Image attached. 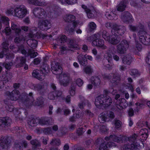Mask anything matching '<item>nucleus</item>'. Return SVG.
I'll return each instance as SVG.
<instances>
[{"mask_svg":"<svg viewBox=\"0 0 150 150\" xmlns=\"http://www.w3.org/2000/svg\"><path fill=\"white\" fill-rule=\"evenodd\" d=\"M148 132L147 129H142L138 134H134L129 137L121 135L117 137L115 135H111L109 137H105V139L107 141H113L117 142L124 140L127 144L121 147V150H135L139 145L138 141L140 140L143 142L146 140L148 137Z\"/></svg>","mask_w":150,"mask_h":150,"instance_id":"nucleus-1","label":"nucleus"},{"mask_svg":"<svg viewBox=\"0 0 150 150\" xmlns=\"http://www.w3.org/2000/svg\"><path fill=\"white\" fill-rule=\"evenodd\" d=\"M138 30H140L138 32V35L140 41L143 44L148 45L150 44V36L146 33L145 30V26L143 22L139 23L137 25Z\"/></svg>","mask_w":150,"mask_h":150,"instance_id":"nucleus-2","label":"nucleus"},{"mask_svg":"<svg viewBox=\"0 0 150 150\" xmlns=\"http://www.w3.org/2000/svg\"><path fill=\"white\" fill-rule=\"evenodd\" d=\"M112 102L111 99L107 95L103 94L97 97L95 104L97 107L100 108L102 106L105 107L110 106Z\"/></svg>","mask_w":150,"mask_h":150,"instance_id":"nucleus-3","label":"nucleus"},{"mask_svg":"<svg viewBox=\"0 0 150 150\" xmlns=\"http://www.w3.org/2000/svg\"><path fill=\"white\" fill-rule=\"evenodd\" d=\"M27 99L24 102V103L29 107L32 105L40 106L42 105L44 102V99L42 97H40L37 99L36 102L34 103V99L33 96V93H30L27 96Z\"/></svg>","mask_w":150,"mask_h":150,"instance_id":"nucleus-4","label":"nucleus"},{"mask_svg":"<svg viewBox=\"0 0 150 150\" xmlns=\"http://www.w3.org/2000/svg\"><path fill=\"white\" fill-rule=\"evenodd\" d=\"M33 12L35 17L39 18H44L47 17L50 18L53 17L52 12H49L47 13L44 9L40 8H35L33 11Z\"/></svg>","mask_w":150,"mask_h":150,"instance_id":"nucleus-5","label":"nucleus"},{"mask_svg":"<svg viewBox=\"0 0 150 150\" xmlns=\"http://www.w3.org/2000/svg\"><path fill=\"white\" fill-rule=\"evenodd\" d=\"M28 13L26 7L24 5H20L14 9V16L19 18H23Z\"/></svg>","mask_w":150,"mask_h":150,"instance_id":"nucleus-6","label":"nucleus"},{"mask_svg":"<svg viewBox=\"0 0 150 150\" xmlns=\"http://www.w3.org/2000/svg\"><path fill=\"white\" fill-rule=\"evenodd\" d=\"M114 36L110 35L105 30L103 31V37L105 40L107 41L110 43L115 45L118 44L120 40V38L115 36Z\"/></svg>","mask_w":150,"mask_h":150,"instance_id":"nucleus-7","label":"nucleus"},{"mask_svg":"<svg viewBox=\"0 0 150 150\" xmlns=\"http://www.w3.org/2000/svg\"><path fill=\"white\" fill-rule=\"evenodd\" d=\"M41 68L40 70H34L32 73L33 76L40 80L44 79V76L49 71L48 67L46 66L45 68L43 67Z\"/></svg>","mask_w":150,"mask_h":150,"instance_id":"nucleus-8","label":"nucleus"},{"mask_svg":"<svg viewBox=\"0 0 150 150\" xmlns=\"http://www.w3.org/2000/svg\"><path fill=\"white\" fill-rule=\"evenodd\" d=\"M21 52V53L25 55L26 57L30 56V58H34L36 57L38 53L37 52H35L34 50L29 49L28 52H27L24 49L23 45H21L18 47V50L17 51H15L14 52Z\"/></svg>","mask_w":150,"mask_h":150,"instance_id":"nucleus-9","label":"nucleus"},{"mask_svg":"<svg viewBox=\"0 0 150 150\" xmlns=\"http://www.w3.org/2000/svg\"><path fill=\"white\" fill-rule=\"evenodd\" d=\"M115 117L114 113L112 111H105L101 113L98 117V120L100 123H103L105 121H108Z\"/></svg>","mask_w":150,"mask_h":150,"instance_id":"nucleus-10","label":"nucleus"},{"mask_svg":"<svg viewBox=\"0 0 150 150\" xmlns=\"http://www.w3.org/2000/svg\"><path fill=\"white\" fill-rule=\"evenodd\" d=\"M103 140L102 138H99L97 139L96 141L97 144H100L103 142ZM116 145L114 143L109 142L108 143L106 142L102 143L100 146L99 149L100 150H109L108 148L112 146H115Z\"/></svg>","mask_w":150,"mask_h":150,"instance_id":"nucleus-11","label":"nucleus"},{"mask_svg":"<svg viewBox=\"0 0 150 150\" xmlns=\"http://www.w3.org/2000/svg\"><path fill=\"white\" fill-rule=\"evenodd\" d=\"M57 76L59 79V83L61 85L66 86L68 85L70 79L69 74L62 73Z\"/></svg>","mask_w":150,"mask_h":150,"instance_id":"nucleus-12","label":"nucleus"},{"mask_svg":"<svg viewBox=\"0 0 150 150\" xmlns=\"http://www.w3.org/2000/svg\"><path fill=\"white\" fill-rule=\"evenodd\" d=\"M127 106V101L124 98H121L116 101L115 106L112 109L113 110L118 111L123 108H126Z\"/></svg>","mask_w":150,"mask_h":150,"instance_id":"nucleus-13","label":"nucleus"},{"mask_svg":"<svg viewBox=\"0 0 150 150\" xmlns=\"http://www.w3.org/2000/svg\"><path fill=\"white\" fill-rule=\"evenodd\" d=\"M129 47V44L126 40L122 41L120 43L117 47V52L120 54H123L126 52Z\"/></svg>","mask_w":150,"mask_h":150,"instance_id":"nucleus-14","label":"nucleus"},{"mask_svg":"<svg viewBox=\"0 0 150 150\" xmlns=\"http://www.w3.org/2000/svg\"><path fill=\"white\" fill-rule=\"evenodd\" d=\"M112 76L113 78L112 79V81H110L113 86H114L117 84L119 83L120 79V77L117 75V74L113 75L112 73L110 74H105L103 75V78L104 80H110L112 78Z\"/></svg>","mask_w":150,"mask_h":150,"instance_id":"nucleus-15","label":"nucleus"},{"mask_svg":"<svg viewBox=\"0 0 150 150\" xmlns=\"http://www.w3.org/2000/svg\"><path fill=\"white\" fill-rule=\"evenodd\" d=\"M126 30L125 27L123 25L113 24L112 26V32L113 34L118 36L122 35Z\"/></svg>","mask_w":150,"mask_h":150,"instance_id":"nucleus-16","label":"nucleus"},{"mask_svg":"<svg viewBox=\"0 0 150 150\" xmlns=\"http://www.w3.org/2000/svg\"><path fill=\"white\" fill-rule=\"evenodd\" d=\"M5 96L6 97H8L12 100L16 101L19 98L20 94L18 90L15 89L11 92L8 91H6L5 93Z\"/></svg>","mask_w":150,"mask_h":150,"instance_id":"nucleus-17","label":"nucleus"},{"mask_svg":"<svg viewBox=\"0 0 150 150\" xmlns=\"http://www.w3.org/2000/svg\"><path fill=\"white\" fill-rule=\"evenodd\" d=\"M38 27L42 30H47L51 27L50 21L47 20H39L38 23Z\"/></svg>","mask_w":150,"mask_h":150,"instance_id":"nucleus-18","label":"nucleus"},{"mask_svg":"<svg viewBox=\"0 0 150 150\" xmlns=\"http://www.w3.org/2000/svg\"><path fill=\"white\" fill-rule=\"evenodd\" d=\"M10 140L8 137H1L0 138V146L4 150H6L10 146Z\"/></svg>","mask_w":150,"mask_h":150,"instance_id":"nucleus-19","label":"nucleus"},{"mask_svg":"<svg viewBox=\"0 0 150 150\" xmlns=\"http://www.w3.org/2000/svg\"><path fill=\"white\" fill-rule=\"evenodd\" d=\"M121 18L123 22L126 23L132 22L134 21L132 15L128 11L123 13L121 16Z\"/></svg>","mask_w":150,"mask_h":150,"instance_id":"nucleus-20","label":"nucleus"},{"mask_svg":"<svg viewBox=\"0 0 150 150\" xmlns=\"http://www.w3.org/2000/svg\"><path fill=\"white\" fill-rule=\"evenodd\" d=\"M99 38H96V40L92 42V46H96L100 47L103 50L106 49L107 46L104 44V41L103 40Z\"/></svg>","mask_w":150,"mask_h":150,"instance_id":"nucleus-21","label":"nucleus"},{"mask_svg":"<svg viewBox=\"0 0 150 150\" xmlns=\"http://www.w3.org/2000/svg\"><path fill=\"white\" fill-rule=\"evenodd\" d=\"M51 70L53 74L57 76L62 73V68L57 63L52 64Z\"/></svg>","mask_w":150,"mask_h":150,"instance_id":"nucleus-22","label":"nucleus"},{"mask_svg":"<svg viewBox=\"0 0 150 150\" xmlns=\"http://www.w3.org/2000/svg\"><path fill=\"white\" fill-rule=\"evenodd\" d=\"M9 45L8 41H5L3 42L2 44V46L4 48L3 50L7 52L6 54V56L7 58L12 59L14 57V55L13 54H11L8 52V46Z\"/></svg>","mask_w":150,"mask_h":150,"instance_id":"nucleus-23","label":"nucleus"},{"mask_svg":"<svg viewBox=\"0 0 150 150\" xmlns=\"http://www.w3.org/2000/svg\"><path fill=\"white\" fill-rule=\"evenodd\" d=\"M33 86L34 89L40 95H43L45 92V88L42 83L33 84Z\"/></svg>","mask_w":150,"mask_h":150,"instance_id":"nucleus-24","label":"nucleus"},{"mask_svg":"<svg viewBox=\"0 0 150 150\" xmlns=\"http://www.w3.org/2000/svg\"><path fill=\"white\" fill-rule=\"evenodd\" d=\"M116 11H115L113 12V10H107L105 14L106 17L109 19L116 20L117 19V17L116 14Z\"/></svg>","mask_w":150,"mask_h":150,"instance_id":"nucleus-25","label":"nucleus"},{"mask_svg":"<svg viewBox=\"0 0 150 150\" xmlns=\"http://www.w3.org/2000/svg\"><path fill=\"white\" fill-rule=\"evenodd\" d=\"M79 98L81 100L82 102L80 103L78 105L79 107L81 108L82 109L84 108V106H87L88 107H90L91 105L89 101L85 100L84 97L81 96H79Z\"/></svg>","mask_w":150,"mask_h":150,"instance_id":"nucleus-26","label":"nucleus"},{"mask_svg":"<svg viewBox=\"0 0 150 150\" xmlns=\"http://www.w3.org/2000/svg\"><path fill=\"white\" fill-rule=\"evenodd\" d=\"M27 1L29 4L36 6H45L47 5L48 4L45 1H41V0H27Z\"/></svg>","mask_w":150,"mask_h":150,"instance_id":"nucleus-27","label":"nucleus"},{"mask_svg":"<svg viewBox=\"0 0 150 150\" xmlns=\"http://www.w3.org/2000/svg\"><path fill=\"white\" fill-rule=\"evenodd\" d=\"M11 28L14 30L16 35H19L21 32L19 25L16 22H12L11 23Z\"/></svg>","mask_w":150,"mask_h":150,"instance_id":"nucleus-28","label":"nucleus"},{"mask_svg":"<svg viewBox=\"0 0 150 150\" xmlns=\"http://www.w3.org/2000/svg\"><path fill=\"white\" fill-rule=\"evenodd\" d=\"M81 6L84 9L87 14V17L88 18H92L94 17L95 11L90 10L85 5H83Z\"/></svg>","mask_w":150,"mask_h":150,"instance_id":"nucleus-29","label":"nucleus"},{"mask_svg":"<svg viewBox=\"0 0 150 150\" xmlns=\"http://www.w3.org/2000/svg\"><path fill=\"white\" fill-rule=\"evenodd\" d=\"M128 1L127 0H122L117 6V10L120 11H123L126 7Z\"/></svg>","mask_w":150,"mask_h":150,"instance_id":"nucleus-30","label":"nucleus"},{"mask_svg":"<svg viewBox=\"0 0 150 150\" xmlns=\"http://www.w3.org/2000/svg\"><path fill=\"white\" fill-rule=\"evenodd\" d=\"M16 61V67H21L25 64L26 59L25 57H17Z\"/></svg>","mask_w":150,"mask_h":150,"instance_id":"nucleus-31","label":"nucleus"},{"mask_svg":"<svg viewBox=\"0 0 150 150\" xmlns=\"http://www.w3.org/2000/svg\"><path fill=\"white\" fill-rule=\"evenodd\" d=\"M38 125H43L50 124V122H49V118L48 117H45L40 118H38Z\"/></svg>","mask_w":150,"mask_h":150,"instance_id":"nucleus-32","label":"nucleus"},{"mask_svg":"<svg viewBox=\"0 0 150 150\" xmlns=\"http://www.w3.org/2000/svg\"><path fill=\"white\" fill-rule=\"evenodd\" d=\"M79 22L78 21H76L73 22L72 24L73 27L71 28L70 25H68L66 28V30L69 32V33L72 34L74 33V28L79 24Z\"/></svg>","mask_w":150,"mask_h":150,"instance_id":"nucleus-33","label":"nucleus"},{"mask_svg":"<svg viewBox=\"0 0 150 150\" xmlns=\"http://www.w3.org/2000/svg\"><path fill=\"white\" fill-rule=\"evenodd\" d=\"M132 57L129 54L125 55L122 59L123 63L125 64L129 65L132 62Z\"/></svg>","mask_w":150,"mask_h":150,"instance_id":"nucleus-34","label":"nucleus"},{"mask_svg":"<svg viewBox=\"0 0 150 150\" xmlns=\"http://www.w3.org/2000/svg\"><path fill=\"white\" fill-rule=\"evenodd\" d=\"M91 83L94 86H99L100 83V80L98 76H92L91 79Z\"/></svg>","mask_w":150,"mask_h":150,"instance_id":"nucleus-35","label":"nucleus"},{"mask_svg":"<svg viewBox=\"0 0 150 150\" xmlns=\"http://www.w3.org/2000/svg\"><path fill=\"white\" fill-rule=\"evenodd\" d=\"M27 42L28 45L33 49H35L37 47L38 42L35 40H27Z\"/></svg>","mask_w":150,"mask_h":150,"instance_id":"nucleus-36","label":"nucleus"},{"mask_svg":"<svg viewBox=\"0 0 150 150\" xmlns=\"http://www.w3.org/2000/svg\"><path fill=\"white\" fill-rule=\"evenodd\" d=\"M67 38V37L65 35H62L59 36L57 40L58 44L54 45L53 48H56V46L60 45V43H62L65 42Z\"/></svg>","mask_w":150,"mask_h":150,"instance_id":"nucleus-37","label":"nucleus"},{"mask_svg":"<svg viewBox=\"0 0 150 150\" xmlns=\"http://www.w3.org/2000/svg\"><path fill=\"white\" fill-rule=\"evenodd\" d=\"M78 60L79 64L83 66L85 65L86 60L84 56L82 54H79L78 57Z\"/></svg>","mask_w":150,"mask_h":150,"instance_id":"nucleus-38","label":"nucleus"},{"mask_svg":"<svg viewBox=\"0 0 150 150\" xmlns=\"http://www.w3.org/2000/svg\"><path fill=\"white\" fill-rule=\"evenodd\" d=\"M3 125L6 127L10 126L12 123L11 119L8 117H6L3 118Z\"/></svg>","mask_w":150,"mask_h":150,"instance_id":"nucleus-39","label":"nucleus"},{"mask_svg":"<svg viewBox=\"0 0 150 150\" xmlns=\"http://www.w3.org/2000/svg\"><path fill=\"white\" fill-rule=\"evenodd\" d=\"M81 114L80 112L78 111H76V113L74 114L73 115L70 117L69 119V120L71 122H74L75 121L76 118H79L81 117Z\"/></svg>","mask_w":150,"mask_h":150,"instance_id":"nucleus-40","label":"nucleus"},{"mask_svg":"<svg viewBox=\"0 0 150 150\" xmlns=\"http://www.w3.org/2000/svg\"><path fill=\"white\" fill-rule=\"evenodd\" d=\"M38 118L35 119H31L29 120L28 123L30 126L33 127L38 125Z\"/></svg>","mask_w":150,"mask_h":150,"instance_id":"nucleus-41","label":"nucleus"},{"mask_svg":"<svg viewBox=\"0 0 150 150\" xmlns=\"http://www.w3.org/2000/svg\"><path fill=\"white\" fill-rule=\"evenodd\" d=\"M64 19L66 22H71L75 21V17L73 15L69 14L65 16Z\"/></svg>","mask_w":150,"mask_h":150,"instance_id":"nucleus-42","label":"nucleus"},{"mask_svg":"<svg viewBox=\"0 0 150 150\" xmlns=\"http://www.w3.org/2000/svg\"><path fill=\"white\" fill-rule=\"evenodd\" d=\"M27 39V38L26 36L21 35L16 38L14 39V41L16 43H19L21 42H23Z\"/></svg>","mask_w":150,"mask_h":150,"instance_id":"nucleus-43","label":"nucleus"},{"mask_svg":"<svg viewBox=\"0 0 150 150\" xmlns=\"http://www.w3.org/2000/svg\"><path fill=\"white\" fill-rule=\"evenodd\" d=\"M112 52L108 50L105 54V58L108 60V63L110 62V61L112 59Z\"/></svg>","mask_w":150,"mask_h":150,"instance_id":"nucleus-44","label":"nucleus"},{"mask_svg":"<svg viewBox=\"0 0 150 150\" xmlns=\"http://www.w3.org/2000/svg\"><path fill=\"white\" fill-rule=\"evenodd\" d=\"M83 71L86 74H91L93 72V69L91 66H88L83 69Z\"/></svg>","mask_w":150,"mask_h":150,"instance_id":"nucleus-45","label":"nucleus"},{"mask_svg":"<svg viewBox=\"0 0 150 150\" xmlns=\"http://www.w3.org/2000/svg\"><path fill=\"white\" fill-rule=\"evenodd\" d=\"M100 35L98 33L90 37H87V40L88 42H92L94 40H96V38H99Z\"/></svg>","mask_w":150,"mask_h":150,"instance_id":"nucleus-46","label":"nucleus"},{"mask_svg":"<svg viewBox=\"0 0 150 150\" xmlns=\"http://www.w3.org/2000/svg\"><path fill=\"white\" fill-rule=\"evenodd\" d=\"M15 144L16 145H18L19 146V148L20 149H22L23 146H24L25 148H26L28 145L27 141L24 140L21 141L20 143H17L16 142Z\"/></svg>","mask_w":150,"mask_h":150,"instance_id":"nucleus-47","label":"nucleus"},{"mask_svg":"<svg viewBox=\"0 0 150 150\" xmlns=\"http://www.w3.org/2000/svg\"><path fill=\"white\" fill-rule=\"evenodd\" d=\"M73 42V40H70L69 44V47L70 48V50L71 51H74V50H77L79 49V47L78 45L77 44H73L72 43Z\"/></svg>","mask_w":150,"mask_h":150,"instance_id":"nucleus-48","label":"nucleus"},{"mask_svg":"<svg viewBox=\"0 0 150 150\" xmlns=\"http://www.w3.org/2000/svg\"><path fill=\"white\" fill-rule=\"evenodd\" d=\"M129 74L132 76L136 77L139 76L140 74L139 71L136 69H132L130 70Z\"/></svg>","mask_w":150,"mask_h":150,"instance_id":"nucleus-49","label":"nucleus"},{"mask_svg":"<svg viewBox=\"0 0 150 150\" xmlns=\"http://www.w3.org/2000/svg\"><path fill=\"white\" fill-rule=\"evenodd\" d=\"M37 28H33L30 31V33L28 34V37L30 38H32L34 36L35 33L37 32Z\"/></svg>","mask_w":150,"mask_h":150,"instance_id":"nucleus-50","label":"nucleus"},{"mask_svg":"<svg viewBox=\"0 0 150 150\" xmlns=\"http://www.w3.org/2000/svg\"><path fill=\"white\" fill-rule=\"evenodd\" d=\"M61 144L60 141L59 139H52L50 142V144L52 145L58 146Z\"/></svg>","mask_w":150,"mask_h":150,"instance_id":"nucleus-51","label":"nucleus"},{"mask_svg":"<svg viewBox=\"0 0 150 150\" xmlns=\"http://www.w3.org/2000/svg\"><path fill=\"white\" fill-rule=\"evenodd\" d=\"M14 12V9L12 6H10L7 9L6 13L8 15H13Z\"/></svg>","mask_w":150,"mask_h":150,"instance_id":"nucleus-52","label":"nucleus"},{"mask_svg":"<svg viewBox=\"0 0 150 150\" xmlns=\"http://www.w3.org/2000/svg\"><path fill=\"white\" fill-rule=\"evenodd\" d=\"M89 30L92 31L96 30V24L93 22H91L88 24Z\"/></svg>","mask_w":150,"mask_h":150,"instance_id":"nucleus-53","label":"nucleus"},{"mask_svg":"<svg viewBox=\"0 0 150 150\" xmlns=\"http://www.w3.org/2000/svg\"><path fill=\"white\" fill-rule=\"evenodd\" d=\"M116 91L114 90L113 88H110L109 89V90H105L103 91L104 94L107 95L108 93H112L113 94H115L116 92Z\"/></svg>","mask_w":150,"mask_h":150,"instance_id":"nucleus-54","label":"nucleus"},{"mask_svg":"<svg viewBox=\"0 0 150 150\" xmlns=\"http://www.w3.org/2000/svg\"><path fill=\"white\" fill-rule=\"evenodd\" d=\"M4 102L7 105L6 106V109L10 112L13 111L14 109L13 106L11 105H8V104H7V102L6 101Z\"/></svg>","mask_w":150,"mask_h":150,"instance_id":"nucleus-55","label":"nucleus"},{"mask_svg":"<svg viewBox=\"0 0 150 150\" xmlns=\"http://www.w3.org/2000/svg\"><path fill=\"white\" fill-rule=\"evenodd\" d=\"M31 144L36 146H40L39 142L36 139L30 141Z\"/></svg>","mask_w":150,"mask_h":150,"instance_id":"nucleus-56","label":"nucleus"},{"mask_svg":"<svg viewBox=\"0 0 150 150\" xmlns=\"http://www.w3.org/2000/svg\"><path fill=\"white\" fill-rule=\"evenodd\" d=\"M76 84L79 87L82 86L83 83V80L80 78L76 80Z\"/></svg>","mask_w":150,"mask_h":150,"instance_id":"nucleus-57","label":"nucleus"},{"mask_svg":"<svg viewBox=\"0 0 150 150\" xmlns=\"http://www.w3.org/2000/svg\"><path fill=\"white\" fill-rule=\"evenodd\" d=\"M75 87L74 86H71L69 90V93L71 96H74L75 94Z\"/></svg>","mask_w":150,"mask_h":150,"instance_id":"nucleus-58","label":"nucleus"},{"mask_svg":"<svg viewBox=\"0 0 150 150\" xmlns=\"http://www.w3.org/2000/svg\"><path fill=\"white\" fill-rule=\"evenodd\" d=\"M43 132L45 134H48L52 133V130L50 128L47 127L44 129Z\"/></svg>","mask_w":150,"mask_h":150,"instance_id":"nucleus-59","label":"nucleus"},{"mask_svg":"<svg viewBox=\"0 0 150 150\" xmlns=\"http://www.w3.org/2000/svg\"><path fill=\"white\" fill-rule=\"evenodd\" d=\"M129 30L132 31L134 32L138 30L137 26H135L132 25H130L129 26Z\"/></svg>","mask_w":150,"mask_h":150,"instance_id":"nucleus-60","label":"nucleus"},{"mask_svg":"<svg viewBox=\"0 0 150 150\" xmlns=\"http://www.w3.org/2000/svg\"><path fill=\"white\" fill-rule=\"evenodd\" d=\"M22 132V129L18 127H16L14 128V131L13 132L16 134L20 133Z\"/></svg>","mask_w":150,"mask_h":150,"instance_id":"nucleus-61","label":"nucleus"},{"mask_svg":"<svg viewBox=\"0 0 150 150\" xmlns=\"http://www.w3.org/2000/svg\"><path fill=\"white\" fill-rule=\"evenodd\" d=\"M54 91L50 93L48 95V98L50 100H53L55 97Z\"/></svg>","mask_w":150,"mask_h":150,"instance_id":"nucleus-62","label":"nucleus"},{"mask_svg":"<svg viewBox=\"0 0 150 150\" xmlns=\"http://www.w3.org/2000/svg\"><path fill=\"white\" fill-rule=\"evenodd\" d=\"M85 131V129L82 128H79L77 130V133L79 135H81Z\"/></svg>","mask_w":150,"mask_h":150,"instance_id":"nucleus-63","label":"nucleus"},{"mask_svg":"<svg viewBox=\"0 0 150 150\" xmlns=\"http://www.w3.org/2000/svg\"><path fill=\"white\" fill-rule=\"evenodd\" d=\"M145 61L148 64L150 65V51L145 59Z\"/></svg>","mask_w":150,"mask_h":150,"instance_id":"nucleus-64","label":"nucleus"}]
</instances>
